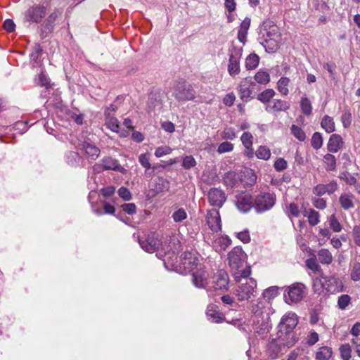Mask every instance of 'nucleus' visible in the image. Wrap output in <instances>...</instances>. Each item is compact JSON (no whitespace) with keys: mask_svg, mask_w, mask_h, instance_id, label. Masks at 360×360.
<instances>
[{"mask_svg":"<svg viewBox=\"0 0 360 360\" xmlns=\"http://www.w3.org/2000/svg\"><path fill=\"white\" fill-rule=\"evenodd\" d=\"M255 154L258 158L265 160H269L271 156L270 150L266 146H259Z\"/></svg>","mask_w":360,"mask_h":360,"instance_id":"obj_51","label":"nucleus"},{"mask_svg":"<svg viewBox=\"0 0 360 360\" xmlns=\"http://www.w3.org/2000/svg\"><path fill=\"white\" fill-rule=\"evenodd\" d=\"M297 323L298 320L297 315L293 312H288L281 320L278 325V331L287 335L296 327Z\"/></svg>","mask_w":360,"mask_h":360,"instance_id":"obj_11","label":"nucleus"},{"mask_svg":"<svg viewBox=\"0 0 360 360\" xmlns=\"http://www.w3.org/2000/svg\"><path fill=\"white\" fill-rule=\"evenodd\" d=\"M140 164L146 169V170L151 168L150 163L149 155L146 153L141 154L139 157Z\"/></svg>","mask_w":360,"mask_h":360,"instance_id":"obj_62","label":"nucleus"},{"mask_svg":"<svg viewBox=\"0 0 360 360\" xmlns=\"http://www.w3.org/2000/svg\"><path fill=\"white\" fill-rule=\"evenodd\" d=\"M338 188L337 181L332 180L326 184H320L316 185L313 189V193L318 196H322L326 193L331 195L338 190Z\"/></svg>","mask_w":360,"mask_h":360,"instance_id":"obj_15","label":"nucleus"},{"mask_svg":"<svg viewBox=\"0 0 360 360\" xmlns=\"http://www.w3.org/2000/svg\"><path fill=\"white\" fill-rule=\"evenodd\" d=\"M267 25H264L266 27ZM265 32L263 34L264 39H275L276 40H281V34L279 29L276 25H269V30L264 28Z\"/></svg>","mask_w":360,"mask_h":360,"instance_id":"obj_30","label":"nucleus"},{"mask_svg":"<svg viewBox=\"0 0 360 360\" xmlns=\"http://www.w3.org/2000/svg\"><path fill=\"white\" fill-rule=\"evenodd\" d=\"M256 86V84L251 78L245 77L243 79L238 86L240 99L246 102L250 98H252Z\"/></svg>","mask_w":360,"mask_h":360,"instance_id":"obj_9","label":"nucleus"},{"mask_svg":"<svg viewBox=\"0 0 360 360\" xmlns=\"http://www.w3.org/2000/svg\"><path fill=\"white\" fill-rule=\"evenodd\" d=\"M311 255L312 256L305 261L306 266L314 273L319 272L321 271V267L317 262L316 257L314 254Z\"/></svg>","mask_w":360,"mask_h":360,"instance_id":"obj_40","label":"nucleus"},{"mask_svg":"<svg viewBox=\"0 0 360 360\" xmlns=\"http://www.w3.org/2000/svg\"><path fill=\"white\" fill-rule=\"evenodd\" d=\"M236 205L238 209L243 212H248L253 207L254 200L251 195L247 192H241L236 195Z\"/></svg>","mask_w":360,"mask_h":360,"instance_id":"obj_13","label":"nucleus"},{"mask_svg":"<svg viewBox=\"0 0 360 360\" xmlns=\"http://www.w3.org/2000/svg\"><path fill=\"white\" fill-rule=\"evenodd\" d=\"M257 287L256 280L250 278L245 282L240 283L234 290L233 294L238 302H249L257 296Z\"/></svg>","mask_w":360,"mask_h":360,"instance_id":"obj_2","label":"nucleus"},{"mask_svg":"<svg viewBox=\"0 0 360 360\" xmlns=\"http://www.w3.org/2000/svg\"><path fill=\"white\" fill-rule=\"evenodd\" d=\"M289 82L290 79L288 77H281L278 82V90L283 96H286L288 94V86Z\"/></svg>","mask_w":360,"mask_h":360,"instance_id":"obj_43","label":"nucleus"},{"mask_svg":"<svg viewBox=\"0 0 360 360\" xmlns=\"http://www.w3.org/2000/svg\"><path fill=\"white\" fill-rule=\"evenodd\" d=\"M353 195L349 194H342L339 198V202L341 207L345 210H349L354 207L353 202Z\"/></svg>","mask_w":360,"mask_h":360,"instance_id":"obj_32","label":"nucleus"},{"mask_svg":"<svg viewBox=\"0 0 360 360\" xmlns=\"http://www.w3.org/2000/svg\"><path fill=\"white\" fill-rule=\"evenodd\" d=\"M350 276L351 279L354 281H358L360 280V263L356 262L354 264Z\"/></svg>","mask_w":360,"mask_h":360,"instance_id":"obj_58","label":"nucleus"},{"mask_svg":"<svg viewBox=\"0 0 360 360\" xmlns=\"http://www.w3.org/2000/svg\"><path fill=\"white\" fill-rule=\"evenodd\" d=\"M318 259L322 264H330L333 259L328 249H321L318 252Z\"/></svg>","mask_w":360,"mask_h":360,"instance_id":"obj_36","label":"nucleus"},{"mask_svg":"<svg viewBox=\"0 0 360 360\" xmlns=\"http://www.w3.org/2000/svg\"><path fill=\"white\" fill-rule=\"evenodd\" d=\"M105 124L113 131L118 132L120 125L116 117L109 111H105Z\"/></svg>","mask_w":360,"mask_h":360,"instance_id":"obj_28","label":"nucleus"},{"mask_svg":"<svg viewBox=\"0 0 360 360\" xmlns=\"http://www.w3.org/2000/svg\"><path fill=\"white\" fill-rule=\"evenodd\" d=\"M259 58L257 55L252 53L249 55L245 60V67L248 70L255 69L259 64Z\"/></svg>","mask_w":360,"mask_h":360,"instance_id":"obj_39","label":"nucleus"},{"mask_svg":"<svg viewBox=\"0 0 360 360\" xmlns=\"http://www.w3.org/2000/svg\"><path fill=\"white\" fill-rule=\"evenodd\" d=\"M199 264V257L195 249L185 251L179 257L180 269H184L186 273H190L198 269Z\"/></svg>","mask_w":360,"mask_h":360,"instance_id":"obj_3","label":"nucleus"},{"mask_svg":"<svg viewBox=\"0 0 360 360\" xmlns=\"http://www.w3.org/2000/svg\"><path fill=\"white\" fill-rule=\"evenodd\" d=\"M169 182L162 177H159L156 181L155 190L156 192H162L164 190L168 189Z\"/></svg>","mask_w":360,"mask_h":360,"instance_id":"obj_57","label":"nucleus"},{"mask_svg":"<svg viewBox=\"0 0 360 360\" xmlns=\"http://www.w3.org/2000/svg\"><path fill=\"white\" fill-rule=\"evenodd\" d=\"M207 223L213 231H218L221 229V219L219 212L215 209L210 210L206 217Z\"/></svg>","mask_w":360,"mask_h":360,"instance_id":"obj_16","label":"nucleus"},{"mask_svg":"<svg viewBox=\"0 0 360 360\" xmlns=\"http://www.w3.org/2000/svg\"><path fill=\"white\" fill-rule=\"evenodd\" d=\"M46 8L44 5L34 4L25 13V21L29 22H40L46 16Z\"/></svg>","mask_w":360,"mask_h":360,"instance_id":"obj_7","label":"nucleus"},{"mask_svg":"<svg viewBox=\"0 0 360 360\" xmlns=\"http://www.w3.org/2000/svg\"><path fill=\"white\" fill-rule=\"evenodd\" d=\"M196 165V161L195 158L191 155H187L184 158L182 162V166L186 169H189Z\"/></svg>","mask_w":360,"mask_h":360,"instance_id":"obj_55","label":"nucleus"},{"mask_svg":"<svg viewBox=\"0 0 360 360\" xmlns=\"http://www.w3.org/2000/svg\"><path fill=\"white\" fill-rule=\"evenodd\" d=\"M233 149V145L228 141H225L219 144L217 148V152L219 153H224L227 152L232 151Z\"/></svg>","mask_w":360,"mask_h":360,"instance_id":"obj_59","label":"nucleus"},{"mask_svg":"<svg viewBox=\"0 0 360 360\" xmlns=\"http://www.w3.org/2000/svg\"><path fill=\"white\" fill-rule=\"evenodd\" d=\"M229 283V276L224 269L218 270L212 278V287L215 290H227Z\"/></svg>","mask_w":360,"mask_h":360,"instance_id":"obj_12","label":"nucleus"},{"mask_svg":"<svg viewBox=\"0 0 360 360\" xmlns=\"http://www.w3.org/2000/svg\"><path fill=\"white\" fill-rule=\"evenodd\" d=\"M291 133L292 135L300 141H304L306 139L304 131L299 127L292 124L291 128Z\"/></svg>","mask_w":360,"mask_h":360,"instance_id":"obj_50","label":"nucleus"},{"mask_svg":"<svg viewBox=\"0 0 360 360\" xmlns=\"http://www.w3.org/2000/svg\"><path fill=\"white\" fill-rule=\"evenodd\" d=\"M162 104L160 94L158 93H150L147 102L148 111L150 112Z\"/></svg>","mask_w":360,"mask_h":360,"instance_id":"obj_26","label":"nucleus"},{"mask_svg":"<svg viewBox=\"0 0 360 360\" xmlns=\"http://www.w3.org/2000/svg\"><path fill=\"white\" fill-rule=\"evenodd\" d=\"M311 144L313 148L318 150L321 148L323 145V138L319 132H315L311 140Z\"/></svg>","mask_w":360,"mask_h":360,"instance_id":"obj_47","label":"nucleus"},{"mask_svg":"<svg viewBox=\"0 0 360 360\" xmlns=\"http://www.w3.org/2000/svg\"><path fill=\"white\" fill-rule=\"evenodd\" d=\"M173 96L179 101H193L195 91L192 86L186 82H179L174 88Z\"/></svg>","mask_w":360,"mask_h":360,"instance_id":"obj_6","label":"nucleus"},{"mask_svg":"<svg viewBox=\"0 0 360 360\" xmlns=\"http://www.w3.org/2000/svg\"><path fill=\"white\" fill-rule=\"evenodd\" d=\"M287 213L288 215L298 217L300 216V210L297 204L292 202L287 207Z\"/></svg>","mask_w":360,"mask_h":360,"instance_id":"obj_60","label":"nucleus"},{"mask_svg":"<svg viewBox=\"0 0 360 360\" xmlns=\"http://www.w3.org/2000/svg\"><path fill=\"white\" fill-rule=\"evenodd\" d=\"M250 26V19L248 18H245L240 23L238 32V39L243 44H245L246 41V37Z\"/></svg>","mask_w":360,"mask_h":360,"instance_id":"obj_25","label":"nucleus"},{"mask_svg":"<svg viewBox=\"0 0 360 360\" xmlns=\"http://www.w3.org/2000/svg\"><path fill=\"white\" fill-rule=\"evenodd\" d=\"M332 349L328 346H323L319 349L316 354V360H328L332 356Z\"/></svg>","mask_w":360,"mask_h":360,"instance_id":"obj_34","label":"nucleus"},{"mask_svg":"<svg viewBox=\"0 0 360 360\" xmlns=\"http://www.w3.org/2000/svg\"><path fill=\"white\" fill-rule=\"evenodd\" d=\"M321 126L327 133L329 134L333 132L335 130L333 119L328 115H325L322 118Z\"/></svg>","mask_w":360,"mask_h":360,"instance_id":"obj_33","label":"nucleus"},{"mask_svg":"<svg viewBox=\"0 0 360 360\" xmlns=\"http://www.w3.org/2000/svg\"><path fill=\"white\" fill-rule=\"evenodd\" d=\"M209 202L214 207H221L225 202L226 197L225 193L219 188H212L208 193Z\"/></svg>","mask_w":360,"mask_h":360,"instance_id":"obj_14","label":"nucleus"},{"mask_svg":"<svg viewBox=\"0 0 360 360\" xmlns=\"http://www.w3.org/2000/svg\"><path fill=\"white\" fill-rule=\"evenodd\" d=\"M290 108V103L287 101L275 99L271 103H269L265 110L269 112H276L281 111H286Z\"/></svg>","mask_w":360,"mask_h":360,"instance_id":"obj_18","label":"nucleus"},{"mask_svg":"<svg viewBox=\"0 0 360 360\" xmlns=\"http://www.w3.org/2000/svg\"><path fill=\"white\" fill-rule=\"evenodd\" d=\"M206 315L208 320L213 323H219L223 319V315L219 311L218 307L214 304L207 306Z\"/></svg>","mask_w":360,"mask_h":360,"instance_id":"obj_22","label":"nucleus"},{"mask_svg":"<svg viewBox=\"0 0 360 360\" xmlns=\"http://www.w3.org/2000/svg\"><path fill=\"white\" fill-rule=\"evenodd\" d=\"M240 54L236 53V54L231 53L229 56L228 72L229 75L234 77L238 75L240 72Z\"/></svg>","mask_w":360,"mask_h":360,"instance_id":"obj_17","label":"nucleus"},{"mask_svg":"<svg viewBox=\"0 0 360 360\" xmlns=\"http://www.w3.org/2000/svg\"><path fill=\"white\" fill-rule=\"evenodd\" d=\"M323 163L325 169L328 172L335 171L337 167V161L335 157L330 153H327L323 156Z\"/></svg>","mask_w":360,"mask_h":360,"instance_id":"obj_31","label":"nucleus"},{"mask_svg":"<svg viewBox=\"0 0 360 360\" xmlns=\"http://www.w3.org/2000/svg\"><path fill=\"white\" fill-rule=\"evenodd\" d=\"M275 95V91L271 89H268L257 96V99L263 103H269Z\"/></svg>","mask_w":360,"mask_h":360,"instance_id":"obj_42","label":"nucleus"},{"mask_svg":"<svg viewBox=\"0 0 360 360\" xmlns=\"http://www.w3.org/2000/svg\"><path fill=\"white\" fill-rule=\"evenodd\" d=\"M117 193L119 196L124 200L129 201L131 199V192L126 187L122 186L120 188Z\"/></svg>","mask_w":360,"mask_h":360,"instance_id":"obj_61","label":"nucleus"},{"mask_svg":"<svg viewBox=\"0 0 360 360\" xmlns=\"http://www.w3.org/2000/svg\"><path fill=\"white\" fill-rule=\"evenodd\" d=\"M247 255L243 251V249H232L229 252L227 260L231 267L235 280L240 282L241 278H247L251 274L250 267L240 270L246 262Z\"/></svg>","mask_w":360,"mask_h":360,"instance_id":"obj_1","label":"nucleus"},{"mask_svg":"<svg viewBox=\"0 0 360 360\" xmlns=\"http://www.w3.org/2000/svg\"><path fill=\"white\" fill-rule=\"evenodd\" d=\"M303 215L308 219L309 224L314 226L320 221V214L313 209H305Z\"/></svg>","mask_w":360,"mask_h":360,"instance_id":"obj_27","label":"nucleus"},{"mask_svg":"<svg viewBox=\"0 0 360 360\" xmlns=\"http://www.w3.org/2000/svg\"><path fill=\"white\" fill-rule=\"evenodd\" d=\"M193 283L198 288H205L207 285L205 271L200 267L192 272Z\"/></svg>","mask_w":360,"mask_h":360,"instance_id":"obj_19","label":"nucleus"},{"mask_svg":"<svg viewBox=\"0 0 360 360\" xmlns=\"http://www.w3.org/2000/svg\"><path fill=\"white\" fill-rule=\"evenodd\" d=\"M221 300L224 304L231 307H236L238 305V303L236 301L235 298L229 295H223L221 297Z\"/></svg>","mask_w":360,"mask_h":360,"instance_id":"obj_56","label":"nucleus"},{"mask_svg":"<svg viewBox=\"0 0 360 360\" xmlns=\"http://www.w3.org/2000/svg\"><path fill=\"white\" fill-rule=\"evenodd\" d=\"M300 107L302 112L306 115H309L312 112V106L310 101L307 97H302L300 101Z\"/></svg>","mask_w":360,"mask_h":360,"instance_id":"obj_44","label":"nucleus"},{"mask_svg":"<svg viewBox=\"0 0 360 360\" xmlns=\"http://www.w3.org/2000/svg\"><path fill=\"white\" fill-rule=\"evenodd\" d=\"M164 263L166 265L169 264L174 267H178L179 266V258L176 256V252L174 251V255H169L163 259Z\"/></svg>","mask_w":360,"mask_h":360,"instance_id":"obj_48","label":"nucleus"},{"mask_svg":"<svg viewBox=\"0 0 360 360\" xmlns=\"http://www.w3.org/2000/svg\"><path fill=\"white\" fill-rule=\"evenodd\" d=\"M316 283H319L321 288L329 293H336L342 291L343 283L342 281L334 276H323L321 278H316Z\"/></svg>","mask_w":360,"mask_h":360,"instance_id":"obj_5","label":"nucleus"},{"mask_svg":"<svg viewBox=\"0 0 360 360\" xmlns=\"http://www.w3.org/2000/svg\"><path fill=\"white\" fill-rule=\"evenodd\" d=\"M79 155L77 153L70 151L67 155V162L71 166H75L78 164Z\"/></svg>","mask_w":360,"mask_h":360,"instance_id":"obj_54","label":"nucleus"},{"mask_svg":"<svg viewBox=\"0 0 360 360\" xmlns=\"http://www.w3.org/2000/svg\"><path fill=\"white\" fill-rule=\"evenodd\" d=\"M280 41L281 40L275 39H264L260 44L264 47L266 51L274 53L278 49Z\"/></svg>","mask_w":360,"mask_h":360,"instance_id":"obj_29","label":"nucleus"},{"mask_svg":"<svg viewBox=\"0 0 360 360\" xmlns=\"http://www.w3.org/2000/svg\"><path fill=\"white\" fill-rule=\"evenodd\" d=\"M102 164L103 169L105 170H114L120 172L122 174L126 173V169L122 167L117 160L113 159L111 157H106L103 158Z\"/></svg>","mask_w":360,"mask_h":360,"instance_id":"obj_20","label":"nucleus"},{"mask_svg":"<svg viewBox=\"0 0 360 360\" xmlns=\"http://www.w3.org/2000/svg\"><path fill=\"white\" fill-rule=\"evenodd\" d=\"M340 353L342 360H349L351 359L352 349L349 344H345L340 346Z\"/></svg>","mask_w":360,"mask_h":360,"instance_id":"obj_49","label":"nucleus"},{"mask_svg":"<svg viewBox=\"0 0 360 360\" xmlns=\"http://www.w3.org/2000/svg\"><path fill=\"white\" fill-rule=\"evenodd\" d=\"M269 306V302L264 300L262 297L258 298L256 302H252L250 306V310L252 317L255 321L259 322V319H264V315L266 313V310Z\"/></svg>","mask_w":360,"mask_h":360,"instance_id":"obj_10","label":"nucleus"},{"mask_svg":"<svg viewBox=\"0 0 360 360\" xmlns=\"http://www.w3.org/2000/svg\"><path fill=\"white\" fill-rule=\"evenodd\" d=\"M304 285L297 283L288 287L286 290L287 294L284 293L285 301L288 304L297 303L301 301L304 297Z\"/></svg>","mask_w":360,"mask_h":360,"instance_id":"obj_8","label":"nucleus"},{"mask_svg":"<svg viewBox=\"0 0 360 360\" xmlns=\"http://www.w3.org/2000/svg\"><path fill=\"white\" fill-rule=\"evenodd\" d=\"M255 81L260 84H267L270 82V75L268 72L262 70L258 71L255 75Z\"/></svg>","mask_w":360,"mask_h":360,"instance_id":"obj_41","label":"nucleus"},{"mask_svg":"<svg viewBox=\"0 0 360 360\" xmlns=\"http://www.w3.org/2000/svg\"><path fill=\"white\" fill-rule=\"evenodd\" d=\"M340 179L344 181L347 184L350 186H356L358 184L354 175L349 172H342L339 175Z\"/></svg>","mask_w":360,"mask_h":360,"instance_id":"obj_37","label":"nucleus"},{"mask_svg":"<svg viewBox=\"0 0 360 360\" xmlns=\"http://www.w3.org/2000/svg\"><path fill=\"white\" fill-rule=\"evenodd\" d=\"M343 141L340 135L333 134L330 136L328 144V150L330 153H337L342 146Z\"/></svg>","mask_w":360,"mask_h":360,"instance_id":"obj_21","label":"nucleus"},{"mask_svg":"<svg viewBox=\"0 0 360 360\" xmlns=\"http://www.w3.org/2000/svg\"><path fill=\"white\" fill-rule=\"evenodd\" d=\"M241 141L246 149H250L252 146L253 136L250 132H244L241 136Z\"/></svg>","mask_w":360,"mask_h":360,"instance_id":"obj_52","label":"nucleus"},{"mask_svg":"<svg viewBox=\"0 0 360 360\" xmlns=\"http://www.w3.org/2000/svg\"><path fill=\"white\" fill-rule=\"evenodd\" d=\"M187 217L186 212L185 210L182 208L179 209L172 215V217L176 222L181 221L182 220L185 219Z\"/></svg>","mask_w":360,"mask_h":360,"instance_id":"obj_63","label":"nucleus"},{"mask_svg":"<svg viewBox=\"0 0 360 360\" xmlns=\"http://www.w3.org/2000/svg\"><path fill=\"white\" fill-rule=\"evenodd\" d=\"M148 253L155 252V255L160 259L163 260L167 255H174L173 249H146Z\"/></svg>","mask_w":360,"mask_h":360,"instance_id":"obj_38","label":"nucleus"},{"mask_svg":"<svg viewBox=\"0 0 360 360\" xmlns=\"http://www.w3.org/2000/svg\"><path fill=\"white\" fill-rule=\"evenodd\" d=\"M328 223L330 228L335 232H340L342 229V225L335 214L329 217Z\"/></svg>","mask_w":360,"mask_h":360,"instance_id":"obj_46","label":"nucleus"},{"mask_svg":"<svg viewBox=\"0 0 360 360\" xmlns=\"http://www.w3.org/2000/svg\"><path fill=\"white\" fill-rule=\"evenodd\" d=\"M341 121L345 128H348L352 123V115L349 111H345L341 116Z\"/></svg>","mask_w":360,"mask_h":360,"instance_id":"obj_64","label":"nucleus"},{"mask_svg":"<svg viewBox=\"0 0 360 360\" xmlns=\"http://www.w3.org/2000/svg\"><path fill=\"white\" fill-rule=\"evenodd\" d=\"M278 295V288L277 286H271L264 290L262 292V300L269 302Z\"/></svg>","mask_w":360,"mask_h":360,"instance_id":"obj_35","label":"nucleus"},{"mask_svg":"<svg viewBox=\"0 0 360 360\" xmlns=\"http://www.w3.org/2000/svg\"><path fill=\"white\" fill-rule=\"evenodd\" d=\"M282 342L280 337L278 339H272L268 344L267 352L269 356L272 359H276L278 354L281 352Z\"/></svg>","mask_w":360,"mask_h":360,"instance_id":"obj_23","label":"nucleus"},{"mask_svg":"<svg viewBox=\"0 0 360 360\" xmlns=\"http://www.w3.org/2000/svg\"><path fill=\"white\" fill-rule=\"evenodd\" d=\"M274 193L261 192L254 198L253 207L257 212L261 213L271 209L276 203Z\"/></svg>","mask_w":360,"mask_h":360,"instance_id":"obj_4","label":"nucleus"},{"mask_svg":"<svg viewBox=\"0 0 360 360\" xmlns=\"http://www.w3.org/2000/svg\"><path fill=\"white\" fill-rule=\"evenodd\" d=\"M82 150L86 155L92 160H96L100 155V149L94 144L85 141L82 144Z\"/></svg>","mask_w":360,"mask_h":360,"instance_id":"obj_24","label":"nucleus"},{"mask_svg":"<svg viewBox=\"0 0 360 360\" xmlns=\"http://www.w3.org/2000/svg\"><path fill=\"white\" fill-rule=\"evenodd\" d=\"M147 241L150 248H157L160 245L159 235L156 233H151L148 235Z\"/></svg>","mask_w":360,"mask_h":360,"instance_id":"obj_53","label":"nucleus"},{"mask_svg":"<svg viewBox=\"0 0 360 360\" xmlns=\"http://www.w3.org/2000/svg\"><path fill=\"white\" fill-rule=\"evenodd\" d=\"M351 303V297L347 294L340 295L338 299V307L340 309L345 310Z\"/></svg>","mask_w":360,"mask_h":360,"instance_id":"obj_45","label":"nucleus"}]
</instances>
